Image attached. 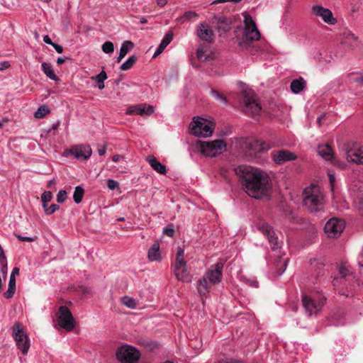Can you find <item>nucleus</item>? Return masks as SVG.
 <instances>
[{
    "label": "nucleus",
    "instance_id": "obj_1",
    "mask_svg": "<svg viewBox=\"0 0 363 363\" xmlns=\"http://www.w3.org/2000/svg\"><path fill=\"white\" fill-rule=\"evenodd\" d=\"M235 172L245 191L250 196L261 199L268 195L271 184L268 177L263 172L247 165H240L235 168Z\"/></svg>",
    "mask_w": 363,
    "mask_h": 363
},
{
    "label": "nucleus",
    "instance_id": "obj_2",
    "mask_svg": "<svg viewBox=\"0 0 363 363\" xmlns=\"http://www.w3.org/2000/svg\"><path fill=\"white\" fill-rule=\"evenodd\" d=\"M323 196L318 186L312 184L303 191V203L311 212H317L323 207Z\"/></svg>",
    "mask_w": 363,
    "mask_h": 363
},
{
    "label": "nucleus",
    "instance_id": "obj_3",
    "mask_svg": "<svg viewBox=\"0 0 363 363\" xmlns=\"http://www.w3.org/2000/svg\"><path fill=\"white\" fill-rule=\"evenodd\" d=\"M243 15L245 29L243 35L239 42L240 45L248 44L260 38V33L251 16L247 13H245Z\"/></svg>",
    "mask_w": 363,
    "mask_h": 363
},
{
    "label": "nucleus",
    "instance_id": "obj_4",
    "mask_svg": "<svg viewBox=\"0 0 363 363\" xmlns=\"http://www.w3.org/2000/svg\"><path fill=\"white\" fill-rule=\"evenodd\" d=\"M191 133L197 137H208L213 132L214 124L201 117H194L190 125Z\"/></svg>",
    "mask_w": 363,
    "mask_h": 363
},
{
    "label": "nucleus",
    "instance_id": "obj_5",
    "mask_svg": "<svg viewBox=\"0 0 363 363\" xmlns=\"http://www.w3.org/2000/svg\"><path fill=\"white\" fill-rule=\"evenodd\" d=\"M243 96V111L245 114L251 116L252 117H256L261 111L262 107L257 101L255 94L250 91H244L242 92Z\"/></svg>",
    "mask_w": 363,
    "mask_h": 363
},
{
    "label": "nucleus",
    "instance_id": "obj_6",
    "mask_svg": "<svg viewBox=\"0 0 363 363\" xmlns=\"http://www.w3.org/2000/svg\"><path fill=\"white\" fill-rule=\"evenodd\" d=\"M226 145L223 140L212 141H201L198 143V147L201 152L208 157H215L220 154L225 148Z\"/></svg>",
    "mask_w": 363,
    "mask_h": 363
},
{
    "label": "nucleus",
    "instance_id": "obj_7",
    "mask_svg": "<svg viewBox=\"0 0 363 363\" xmlns=\"http://www.w3.org/2000/svg\"><path fill=\"white\" fill-rule=\"evenodd\" d=\"M57 324L67 331H72L75 328V320L70 311L66 306H61L56 313Z\"/></svg>",
    "mask_w": 363,
    "mask_h": 363
},
{
    "label": "nucleus",
    "instance_id": "obj_8",
    "mask_svg": "<svg viewBox=\"0 0 363 363\" xmlns=\"http://www.w3.org/2000/svg\"><path fill=\"white\" fill-rule=\"evenodd\" d=\"M116 357L121 363H136L140 357V352L130 345H122L116 353Z\"/></svg>",
    "mask_w": 363,
    "mask_h": 363
},
{
    "label": "nucleus",
    "instance_id": "obj_9",
    "mask_svg": "<svg viewBox=\"0 0 363 363\" xmlns=\"http://www.w3.org/2000/svg\"><path fill=\"white\" fill-rule=\"evenodd\" d=\"M184 250L179 249L178 250L174 272L179 281L189 282L191 281V277L186 268V262L184 259Z\"/></svg>",
    "mask_w": 363,
    "mask_h": 363
},
{
    "label": "nucleus",
    "instance_id": "obj_10",
    "mask_svg": "<svg viewBox=\"0 0 363 363\" xmlns=\"http://www.w3.org/2000/svg\"><path fill=\"white\" fill-rule=\"evenodd\" d=\"M13 336L18 348L23 355H26L30 348V340L23 330L21 325L18 323H15L13 326Z\"/></svg>",
    "mask_w": 363,
    "mask_h": 363
},
{
    "label": "nucleus",
    "instance_id": "obj_11",
    "mask_svg": "<svg viewBox=\"0 0 363 363\" xmlns=\"http://www.w3.org/2000/svg\"><path fill=\"white\" fill-rule=\"evenodd\" d=\"M257 226L261 233L267 237L272 250L281 248L283 242L279 240L276 233L272 230L270 225L264 221L260 220L257 223Z\"/></svg>",
    "mask_w": 363,
    "mask_h": 363
},
{
    "label": "nucleus",
    "instance_id": "obj_12",
    "mask_svg": "<svg viewBox=\"0 0 363 363\" xmlns=\"http://www.w3.org/2000/svg\"><path fill=\"white\" fill-rule=\"evenodd\" d=\"M325 300L323 298H316L306 294L302 296V304L308 315L318 313L322 309Z\"/></svg>",
    "mask_w": 363,
    "mask_h": 363
},
{
    "label": "nucleus",
    "instance_id": "obj_13",
    "mask_svg": "<svg viewBox=\"0 0 363 363\" xmlns=\"http://www.w3.org/2000/svg\"><path fill=\"white\" fill-rule=\"evenodd\" d=\"M345 228V223L341 219L333 218L325 225L324 230L328 237L335 238L340 235Z\"/></svg>",
    "mask_w": 363,
    "mask_h": 363
},
{
    "label": "nucleus",
    "instance_id": "obj_14",
    "mask_svg": "<svg viewBox=\"0 0 363 363\" xmlns=\"http://www.w3.org/2000/svg\"><path fill=\"white\" fill-rule=\"evenodd\" d=\"M355 144L348 145L345 148V157L349 162L363 164V146L355 147Z\"/></svg>",
    "mask_w": 363,
    "mask_h": 363
},
{
    "label": "nucleus",
    "instance_id": "obj_15",
    "mask_svg": "<svg viewBox=\"0 0 363 363\" xmlns=\"http://www.w3.org/2000/svg\"><path fill=\"white\" fill-rule=\"evenodd\" d=\"M311 13L316 17H320L328 25H335L337 23V20L334 18L332 11L320 5L313 6Z\"/></svg>",
    "mask_w": 363,
    "mask_h": 363
},
{
    "label": "nucleus",
    "instance_id": "obj_16",
    "mask_svg": "<svg viewBox=\"0 0 363 363\" xmlns=\"http://www.w3.org/2000/svg\"><path fill=\"white\" fill-rule=\"evenodd\" d=\"M69 154L78 160H86L91 155V148L89 145H79L72 146L69 150Z\"/></svg>",
    "mask_w": 363,
    "mask_h": 363
},
{
    "label": "nucleus",
    "instance_id": "obj_17",
    "mask_svg": "<svg viewBox=\"0 0 363 363\" xmlns=\"http://www.w3.org/2000/svg\"><path fill=\"white\" fill-rule=\"evenodd\" d=\"M223 267V264L221 262H218L215 265L211 266L203 276L213 285L218 284L221 281Z\"/></svg>",
    "mask_w": 363,
    "mask_h": 363
},
{
    "label": "nucleus",
    "instance_id": "obj_18",
    "mask_svg": "<svg viewBox=\"0 0 363 363\" xmlns=\"http://www.w3.org/2000/svg\"><path fill=\"white\" fill-rule=\"evenodd\" d=\"M211 23L220 33H225L231 28V20L224 16H213Z\"/></svg>",
    "mask_w": 363,
    "mask_h": 363
},
{
    "label": "nucleus",
    "instance_id": "obj_19",
    "mask_svg": "<svg viewBox=\"0 0 363 363\" xmlns=\"http://www.w3.org/2000/svg\"><path fill=\"white\" fill-rule=\"evenodd\" d=\"M153 113V107L145 104L130 106L127 108L125 113L128 115L150 116Z\"/></svg>",
    "mask_w": 363,
    "mask_h": 363
},
{
    "label": "nucleus",
    "instance_id": "obj_20",
    "mask_svg": "<svg viewBox=\"0 0 363 363\" xmlns=\"http://www.w3.org/2000/svg\"><path fill=\"white\" fill-rule=\"evenodd\" d=\"M246 146L250 155L266 151L270 147L267 143L259 140H251Z\"/></svg>",
    "mask_w": 363,
    "mask_h": 363
},
{
    "label": "nucleus",
    "instance_id": "obj_21",
    "mask_svg": "<svg viewBox=\"0 0 363 363\" xmlns=\"http://www.w3.org/2000/svg\"><path fill=\"white\" fill-rule=\"evenodd\" d=\"M197 36L203 40L212 42L214 38V33L208 25L200 23L197 27Z\"/></svg>",
    "mask_w": 363,
    "mask_h": 363
},
{
    "label": "nucleus",
    "instance_id": "obj_22",
    "mask_svg": "<svg viewBox=\"0 0 363 363\" xmlns=\"http://www.w3.org/2000/svg\"><path fill=\"white\" fill-rule=\"evenodd\" d=\"M274 161L276 164H280L286 161H291L296 158V156L291 152L286 150H279L273 155Z\"/></svg>",
    "mask_w": 363,
    "mask_h": 363
},
{
    "label": "nucleus",
    "instance_id": "obj_23",
    "mask_svg": "<svg viewBox=\"0 0 363 363\" xmlns=\"http://www.w3.org/2000/svg\"><path fill=\"white\" fill-rule=\"evenodd\" d=\"M213 285V284H211V282L208 279H206L205 276H203L198 281V284H197L198 292L199 293V294L201 296H205L209 292V291Z\"/></svg>",
    "mask_w": 363,
    "mask_h": 363
},
{
    "label": "nucleus",
    "instance_id": "obj_24",
    "mask_svg": "<svg viewBox=\"0 0 363 363\" xmlns=\"http://www.w3.org/2000/svg\"><path fill=\"white\" fill-rule=\"evenodd\" d=\"M146 160L148 162L149 164L151 166V167L157 172L161 174H166V167L161 164L155 157L148 156Z\"/></svg>",
    "mask_w": 363,
    "mask_h": 363
},
{
    "label": "nucleus",
    "instance_id": "obj_25",
    "mask_svg": "<svg viewBox=\"0 0 363 363\" xmlns=\"http://www.w3.org/2000/svg\"><path fill=\"white\" fill-rule=\"evenodd\" d=\"M351 275L350 270L345 266V264H341L338 267V277H335L333 281V285L336 286L337 283L342 281L345 279V277Z\"/></svg>",
    "mask_w": 363,
    "mask_h": 363
},
{
    "label": "nucleus",
    "instance_id": "obj_26",
    "mask_svg": "<svg viewBox=\"0 0 363 363\" xmlns=\"http://www.w3.org/2000/svg\"><path fill=\"white\" fill-rule=\"evenodd\" d=\"M342 43L350 49L354 48L357 45V38L350 31H346L342 33Z\"/></svg>",
    "mask_w": 363,
    "mask_h": 363
},
{
    "label": "nucleus",
    "instance_id": "obj_27",
    "mask_svg": "<svg viewBox=\"0 0 363 363\" xmlns=\"http://www.w3.org/2000/svg\"><path fill=\"white\" fill-rule=\"evenodd\" d=\"M318 152L325 160H331L333 159V150L328 144L319 145L318 147Z\"/></svg>",
    "mask_w": 363,
    "mask_h": 363
},
{
    "label": "nucleus",
    "instance_id": "obj_28",
    "mask_svg": "<svg viewBox=\"0 0 363 363\" xmlns=\"http://www.w3.org/2000/svg\"><path fill=\"white\" fill-rule=\"evenodd\" d=\"M173 38V33L172 32H168L164 35V38L162 39L161 43L159 45L158 48H157L153 57H157L159 55H160L164 50L166 48V47L171 43Z\"/></svg>",
    "mask_w": 363,
    "mask_h": 363
},
{
    "label": "nucleus",
    "instance_id": "obj_29",
    "mask_svg": "<svg viewBox=\"0 0 363 363\" xmlns=\"http://www.w3.org/2000/svg\"><path fill=\"white\" fill-rule=\"evenodd\" d=\"M306 82L302 78L294 79L290 84L291 90L294 94H298L306 87Z\"/></svg>",
    "mask_w": 363,
    "mask_h": 363
},
{
    "label": "nucleus",
    "instance_id": "obj_30",
    "mask_svg": "<svg viewBox=\"0 0 363 363\" xmlns=\"http://www.w3.org/2000/svg\"><path fill=\"white\" fill-rule=\"evenodd\" d=\"M147 257L150 261H157L160 259V245L158 242H155L152 245L148 251Z\"/></svg>",
    "mask_w": 363,
    "mask_h": 363
},
{
    "label": "nucleus",
    "instance_id": "obj_31",
    "mask_svg": "<svg viewBox=\"0 0 363 363\" xmlns=\"http://www.w3.org/2000/svg\"><path fill=\"white\" fill-rule=\"evenodd\" d=\"M16 291V277L10 276L9 287L6 292L4 293V296L6 298H11L13 297Z\"/></svg>",
    "mask_w": 363,
    "mask_h": 363
},
{
    "label": "nucleus",
    "instance_id": "obj_32",
    "mask_svg": "<svg viewBox=\"0 0 363 363\" xmlns=\"http://www.w3.org/2000/svg\"><path fill=\"white\" fill-rule=\"evenodd\" d=\"M41 67L42 70L48 77L55 81L58 80V77L55 74L52 67L50 63L43 62L42 63Z\"/></svg>",
    "mask_w": 363,
    "mask_h": 363
},
{
    "label": "nucleus",
    "instance_id": "obj_33",
    "mask_svg": "<svg viewBox=\"0 0 363 363\" xmlns=\"http://www.w3.org/2000/svg\"><path fill=\"white\" fill-rule=\"evenodd\" d=\"M107 79V74L104 70H102L99 74L92 77V79H94L97 84L99 89H103L104 88V81Z\"/></svg>",
    "mask_w": 363,
    "mask_h": 363
},
{
    "label": "nucleus",
    "instance_id": "obj_34",
    "mask_svg": "<svg viewBox=\"0 0 363 363\" xmlns=\"http://www.w3.org/2000/svg\"><path fill=\"white\" fill-rule=\"evenodd\" d=\"M121 302L124 306H127L129 308H135L138 306V301L135 300L134 298L125 296L121 298Z\"/></svg>",
    "mask_w": 363,
    "mask_h": 363
},
{
    "label": "nucleus",
    "instance_id": "obj_35",
    "mask_svg": "<svg viewBox=\"0 0 363 363\" xmlns=\"http://www.w3.org/2000/svg\"><path fill=\"white\" fill-rule=\"evenodd\" d=\"M137 60L138 57L135 55H132L121 65L120 69L123 71L128 70L133 67Z\"/></svg>",
    "mask_w": 363,
    "mask_h": 363
},
{
    "label": "nucleus",
    "instance_id": "obj_36",
    "mask_svg": "<svg viewBox=\"0 0 363 363\" xmlns=\"http://www.w3.org/2000/svg\"><path fill=\"white\" fill-rule=\"evenodd\" d=\"M289 261L288 258L283 259L281 257H279L277 260V274L278 275H281L286 269L287 262Z\"/></svg>",
    "mask_w": 363,
    "mask_h": 363
},
{
    "label": "nucleus",
    "instance_id": "obj_37",
    "mask_svg": "<svg viewBox=\"0 0 363 363\" xmlns=\"http://www.w3.org/2000/svg\"><path fill=\"white\" fill-rule=\"evenodd\" d=\"M84 190L82 187L77 186L74 189L73 199L76 203H79L84 197Z\"/></svg>",
    "mask_w": 363,
    "mask_h": 363
},
{
    "label": "nucleus",
    "instance_id": "obj_38",
    "mask_svg": "<svg viewBox=\"0 0 363 363\" xmlns=\"http://www.w3.org/2000/svg\"><path fill=\"white\" fill-rule=\"evenodd\" d=\"M133 47H134V44L133 42H131L130 40H126V41L123 42V43L122 44L121 47V49H120L121 55L125 56L127 55V53L131 49L133 48Z\"/></svg>",
    "mask_w": 363,
    "mask_h": 363
},
{
    "label": "nucleus",
    "instance_id": "obj_39",
    "mask_svg": "<svg viewBox=\"0 0 363 363\" xmlns=\"http://www.w3.org/2000/svg\"><path fill=\"white\" fill-rule=\"evenodd\" d=\"M196 57L199 61L205 62L210 59V55L206 53L203 48L200 47L196 51Z\"/></svg>",
    "mask_w": 363,
    "mask_h": 363
},
{
    "label": "nucleus",
    "instance_id": "obj_40",
    "mask_svg": "<svg viewBox=\"0 0 363 363\" xmlns=\"http://www.w3.org/2000/svg\"><path fill=\"white\" fill-rule=\"evenodd\" d=\"M50 111L45 106H41L35 113L34 116L36 118H42L49 113Z\"/></svg>",
    "mask_w": 363,
    "mask_h": 363
},
{
    "label": "nucleus",
    "instance_id": "obj_41",
    "mask_svg": "<svg viewBox=\"0 0 363 363\" xmlns=\"http://www.w3.org/2000/svg\"><path fill=\"white\" fill-rule=\"evenodd\" d=\"M199 17V15L194 12V11H186L184 13V15L180 17V18L179 19V21H181L182 23L186 21H189L191 20L192 18H198Z\"/></svg>",
    "mask_w": 363,
    "mask_h": 363
},
{
    "label": "nucleus",
    "instance_id": "obj_42",
    "mask_svg": "<svg viewBox=\"0 0 363 363\" xmlns=\"http://www.w3.org/2000/svg\"><path fill=\"white\" fill-rule=\"evenodd\" d=\"M102 50L106 54H111L114 50L113 43L111 41H106L102 45Z\"/></svg>",
    "mask_w": 363,
    "mask_h": 363
},
{
    "label": "nucleus",
    "instance_id": "obj_43",
    "mask_svg": "<svg viewBox=\"0 0 363 363\" xmlns=\"http://www.w3.org/2000/svg\"><path fill=\"white\" fill-rule=\"evenodd\" d=\"M52 199V194L51 191H46L43 193L41 195V201L42 203H48Z\"/></svg>",
    "mask_w": 363,
    "mask_h": 363
},
{
    "label": "nucleus",
    "instance_id": "obj_44",
    "mask_svg": "<svg viewBox=\"0 0 363 363\" xmlns=\"http://www.w3.org/2000/svg\"><path fill=\"white\" fill-rule=\"evenodd\" d=\"M67 199V191L65 190H60L57 195V201L58 203H63Z\"/></svg>",
    "mask_w": 363,
    "mask_h": 363
},
{
    "label": "nucleus",
    "instance_id": "obj_45",
    "mask_svg": "<svg viewBox=\"0 0 363 363\" xmlns=\"http://www.w3.org/2000/svg\"><path fill=\"white\" fill-rule=\"evenodd\" d=\"M77 291L84 296H87L91 294V289L84 286H79Z\"/></svg>",
    "mask_w": 363,
    "mask_h": 363
},
{
    "label": "nucleus",
    "instance_id": "obj_46",
    "mask_svg": "<svg viewBox=\"0 0 363 363\" xmlns=\"http://www.w3.org/2000/svg\"><path fill=\"white\" fill-rule=\"evenodd\" d=\"M60 209V206L57 204H51L48 209H46V215L50 216L54 213L56 211Z\"/></svg>",
    "mask_w": 363,
    "mask_h": 363
},
{
    "label": "nucleus",
    "instance_id": "obj_47",
    "mask_svg": "<svg viewBox=\"0 0 363 363\" xmlns=\"http://www.w3.org/2000/svg\"><path fill=\"white\" fill-rule=\"evenodd\" d=\"M107 186L109 189L114 190L118 189V182L113 179H108Z\"/></svg>",
    "mask_w": 363,
    "mask_h": 363
},
{
    "label": "nucleus",
    "instance_id": "obj_48",
    "mask_svg": "<svg viewBox=\"0 0 363 363\" xmlns=\"http://www.w3.org/2000/svg\"><path fill=\"white\" fill-rule=\"evenodd\" d=\"M0 264H1V272L4 274H6L7 273V260L6 259H1L0 261Z\"/></svg>",
    "mask_w": 363,
    "mask_h": 363
},
{
    "label": "nucleus",
    "instance_id": "obj_49",
    "mask_svg": "<svg viewBox=\"0 0 363 363\" xmlns=\"http://www.w3.org/2000/svg\"><path fill=\"white\" fill-rule=\"evenodd\" d=\"M212 94L216 98L220 99L225 103L226 102V98L221 93L215 90H212Z\"/></svg>",
    "mask_w": 363,
    "mask_h": 363
},
{
    "label": "nucleus",
    "instance_id": "obj_50",
    "mask_svg": "<svg viewBox=\"0 0 363 363\" xmlns=\"http://www.w3.org/2000/svg\"><path fill=\"white\" fill-rule=\"evenodd\" d=\"M16 238L21 240V241H23V242H33L35 240V238H30V237H23L22 235H16Z\"/></svg>",
    "mask_w": 363,
    "mask_h": 363
},
{
    "label": "nucleus",
    "instance_id": "obj_51",
    "mask_svg": "<svg viewBox=\"0 0 363 363\" xmlns=\"http://www.w3.org/2000/svg\"><path fill=\"white\" fill-rule=\"evenodd\" d=\"M164 233L170 238H172L174 235V230L172 228H167L164 230Z\"/></svg>",
    "mask_w": 363,
    "mask_h": 363
},
{
    "label": "nucleus",
    "instance_id": "obj_52",
    "mask_svg": "<svg viewBox=\"0 0 363 363\" xmlns=\"http://www.w3.org/2000/svg\"><path fill=\"white\" fill-rule=\"evenodd\" d=\"M242 0H216L212 4H223L225 2H233V3H239Z\"/></svg>",
    "mask_w": 363,
    "mask_h": 363
},
{
    "label": "nucleus",
    "instance_id": "obj_53",
    "mask_svg": "<svg viewBox=\"0 0 363 363\" xmlns=\"http://www.w3.org/2000/svg\"><path fill=\"white\" fill-rule=\"evenodd\" d=\"M328 177H329V182H330V186H331V189L333 190L334 184H335V176L333 174L329 173L328 174Z\"/></svg>",
    "mask_w": 363,
    "mask_h": 363
},
{
    "label": "nucleus",
    "instance_id": "obj_54",
    "mask_svg": "<svg viewBox=\"0 0 363 363\" xmlns=\"http://www.w3.org/2000/svg\"><path fill=\"white\" fill-rule=\"evenodd\" d=\"M52 46L58 53H62L63 52V48L60 45L54 43Z\"/></svg>",
    "mask_w": 363,
    "mask_h": 363
},
{
    "label": "nucleus",
    "instance_id": "obj_55",
    "mask_svg": "<svg viewBox=\"0 0 363 363\" xmlns=\"http://www.w3.org/2000/svg\"><path fill=\"white\" fill-rule=\"evenodd\" d=\"M354 81H355V82L363 86V73L360 74L359 76L357 77V78H355Z\"/></svg>",
    "mask_w": 363,
    "mask_h": 363
},
{
    "label": "nucleus",
    "instance_id": "obj_56",
    "mask_svg": "<svg viewBox=\"0 0 363 363\" xmlns=\"http://www.w3.org/2000/svg\"><path fill=\"white\" fill-rule=\"evenodd\" d=\"M10 66L8 62H3L0 63V70H4L7 69Z\"/></svg>",
    "mask_w": 363,
    "mask_h": 363
},
{
    "label": "nucleus",
    "instance_id": "obj_57",
    "mask_svg": "<svg viewBox=\"0 0 363 363\" xmlns=\"http://www.w3.org/2000/svg\"><path fill=\"white\" fill-rule=\"evenodd\" d=\"M43 41L47 43V44H49V45H53V42L52 41V40L50 39V38L48 36V35H45L43 37Z\"/></svg>",
    "mask_w": 363,
    "mask_h": 363
},
{
    "label": "nucleus",
    "instance_id": "obj_58",
    "mask_svg": "<svg viewBox=\"0 0 363 363\" xmlns=\"http://www.w3.org/2000/svg\"><path fill=\"white\" fill-rule=\"evenodd\" d=\"M20 269L18 267H14L12 270V272L11 274V276L16 277V275L19 274Z\"/></svg>",
    "mask_w": 363,
    "mask_h": 363
},
{
    "label": "nucleus",
    "instance_id": "obj_59",
    "mask_svg": "<svg viewBox=\"0 0 363 363\" xmlns=\"http://www.w3.org/2000/svg\"><path fill=\"white\" fill-rule=\"evenodd\" d=\"M99 155L102 156L106 153V147H102L98 150Z\"/></svg>",
    "mask_w": 363,
    "mask_h": 363
},
{
    "label": "nucleus",
    "instance_id": "obj_60",
    "mask_svg": "<svg viewBox=\"0 0 363 363\" xmlns=\"http://www.w3.org/2000/svg\"><path fill=\"white\" fill-rule=\"evenodd\" d=\"M157 3L160 6H164L167 4V0H157Z\"/></svg>",
    "mask_w": 363,
    "mask_h": 363
},
{
    "label": "nucleus",
    "instance_id": "obj_61",
    "mask_svg": "<svg viewBox=\"0 0 363 363\" xmlns=\"http://www.w3.org/2000/svg\"><path fill=\"white\" fill-rule=\"evenodd\" d=\"M66 59H67V57L66 58L59 57L57 60V65H62L65 62Z\"/></svg>",
    "mask_w": 363,
    "mask_h": 363
},
{
    "label": "nucleus",
    "instance_id": "obj_62",
    "mask_svg": "<svg viewBox=\"0 0 363 363\" xmlns=\"http://www.w3.org/2000/svg\"><path fill=\"white\" fill-rule=\"evenodd\" d=\"M60 121H57V123H54L52 125V128H51V130H57L58 128V127L60 126Z\"/></svg>",
    "mask_w": 363,
    "mask_h": 363
},
{
    "label": "nucleus",
    "instance_id": "obj_63",
    "mask_svg": "<svg viewBox=\"0 0 363 363\" xmlns=\"http://www.w3.org/2000/svg\"><path fill=\"white\" fill-rule=\"evenodd\" d=\"M55 184V182L54 179L50 180L47 184V187L52 188V186H54Z\"/></svg>",
    "mask_w": 363,
    "mask_h": 363
},
{
    "label": "nucleus",
    "instance_id": "obj_64",
    "mask_svg": "<svg viewBox=\"0 0 363 363\" xmlns=\"http://www.w3.org/2000/svg\"><path fill=\"white\" fill-rule=\"evenodd\" d=\"M120 158H121V156H120V155H113V156L112 157V160H113V162H118V161H119Z\"/></svg>",
    "mask_w": 363,
    "mask_h": 363
}]
</instances>
